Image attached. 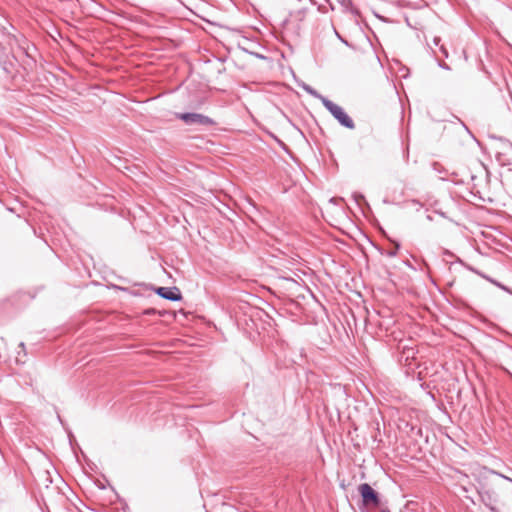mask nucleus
Instances as JSON below:
<instances>
[{"instance_id": "1a4fd4ad", "label": "nucleus", "mask_w": 512, "mask_h": 512, "mask_svg": "<svg viewBox=\"0 0 512 512\" xmlns=\"http://www.w3.org/2000/svg\"><path fill=\"white\" fill-rule=\"evenodd\" d=\"M19 347H20V348H22V350H24V349H25V345H24V343H23V342H21V343L19 344Z\"/></svg>"}, {"instance_id": "20e7f679", "label": "nucleus", "mask_w": 512, "mask_h": 512, "mask_svg": "<svg viewBox=\"0 0 512 512\" xmlns=\"http://www.w3.org/2000/svg\"><path fill=\"white\" fill-rule=\"evenodd\" d=\"M156 293L164 299L171 301H179L181 293L177 287H159Z\"/></svg>"}, {"instance_id": "6e6552de", "label": "nucleus", "mask_w": 512, "mask_h": 512, "mask_svg": "<svg viewBox=\"0 0 512 512\" xmlns=\"http://www.w3.org/2000/svg\"><path fill=\"white\" fill-rule=\"evenodd\" d=\"M433 41H434V44H435L436 46H440V45H441V44H440L441 39H440L439 37H435Z\"/></svg>"}, {"instance_id": "9b49d317", "label": "nucleus", "mask_w": 512, "mask_h": 512, "mask_svg": "<svg viewBox=\"0 0 512 512\" xmlns=\"http://www.w3.org/2000/svg\"><path fill=\"white\" fill-rule=\"evenodd\" d=\"M396 254V252L394 250H391V252L389 253L390 256H394Z\"/></svg>"}, {"instance_id": "ddd939ff", "label": "nucleus", "mask_w": 512, "mask_h": 512, "mask_svg": "<svg viewBox=\"0 0 512 512\" xmlns=\"http://www.w3.org/2000/svg\"><path fill=\"white\" fill-rule=\"evenodd\" d=\"M487 279L490 281V279H489V278H487ZM491 282H492V284H496V285L500 286L498 283H496V282H495V281H493V280H491Z\"/></svg>"}, {"instance_id": "f03ea898", "label": "nucleus", "mask_w": 512, "mask_h": 512, "mask_svg": "<svg viewBox=\"0 0 512 512\" xmlns=\"http://www.w3.org/2000/svg\"><path fill=\"white\" fill-rule=\"evenodd\" d=\"M177 118L190 126L209 127L216 124L212 118L201 113H179L177 114Z\"/></svg>"}, {"instance_id": "4468645a", "label": "nucleus", "mask_w": 512, "mask_h": 512, "mask_svg": "<svg viewBox=\"0 0 512 512\" xmlns=\"http://www.w3.org/2000/svg\"><path fill=\"white\" fill-rule=\"evenodd\" d=\"M505 479L512 481L510 478L503 476Z\"/></svg>"}, {"instance_id": "9d476101", "label": "nucleus", "mask_w": 512, "mask_h": 512, "mask_svg": "<svg viewBox=\"0 0 512 512\" xmlns=\"http://www.w3.org/2000/svg\"><path fill=\"white\" fill-rule=\"evenodd\" d=\"M440 66H441L442 68H448V66H447L445 63H443V64H442V63H440Z\"/></svg>"}, {"instance_id": "f8f14e48", "label": "nucleus", "mask_w": 512, "mask_h": 512, "mask_svg": "<svg viewBox=\"0 0 512 512\" xmlns=\"http://www.w3.org/2000/svg\"><path fill=\"white\" fill-rule=\"evenodd\" d=\"M396 254V252L394 250H391V252L389 253L390 256H394Z\"/></svg>"}, {"instance_id": "423d86ee", "label": "nucleus", "mask_w": 512, "mask_h": 512, "mask_svg": "<svg viewBox=\"0 0 512 512\" xmlns=\"http://www.w3.org/2000/svg\"><path fill=\"white\" fill-rule=\"evenodd\" d=\"M340 3L342 4V6H344L347 9L350 8L352 5L351 0H340Z\"/></svg>"}, {"instance_id": "7ed1b4c3", "label": "nucleus", "mask_w": 512, "mask_h": 512, "mask_svg": "<svg viewBox=\"0 0 512 512\" xmlns=\"http://www.w3.org/2000/svg\"><path fill=\"white\" fill-rule=\"evenodd\" d=\"M358 491L365 505L379 506L380 500L378 493L367 483L359 485Z\"/></svg>"}, {"instance_id": "39448f33", "label": "nucleus", "mask_w": 512, "mask_h": 512, "mask_svg": "<svg viewBox=\"0 0 512 512\" xmlns=\"http://www.w3.org/2000/svg\"><path fill=\"white\" fill-rule=\"evenodd\" d=\"M306 91H307L310 95H312V96H314V97H316V98H318V99H320V97H323L322 95H320L318 92H316L314 89H312V88H310V87L306 88Z\"/></svg>"}, {"instance_id": "0eeeda50", "label": "nucleus", "mask_w": 512, "mask_h": 512, "mask_svg": "<svg viewBox=\"0 0 512 512\" xmlns=\"http://www.w3.org/2000/svg\"><path fill=\"white\" fill-rule=\"evenodd\" d=\"M439 50L441 51V53L443 54V56H444L445 58H447V57H448V51H447L446 47H445L443 44H441V45L439 46Z\"/></svg>"}, {"instance_id": "f257e3e1", "label": "nucleus", "mask_w": 512, "mask_h": 512, "mask_svg": "<svg viewBox=\"0 0 512 512\" xmlns=\"http://www.w3.org/2000/svg\"><path fill=\"white\" fill-rule=\"evenodd\" d=\"M320 101L322 102L323 106L333 115L335 119L338 120V122L342 126L348 129L355 128L354 121L346 114L342 107L335 104L326 97H320Z\"/></svg>"}]
</instances>
